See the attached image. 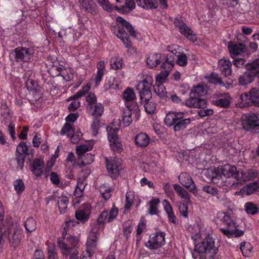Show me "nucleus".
Listing matches in <instances>:
<instances>
[{"label": "nucleus", "mask_w": 259, "mask_h": 259, "mask_svg": "<svg viewBox=\"0 0 259 259\" xmlns=\"http://www.w3.org/2000/svg\"><path fill=\"white\" fill-rule=\"evenodd\" d=\"M259 174L257 170L250 169H248L246 172H240V180L241 178L243 181H252L257 178Z\"/></svg>", "instance_id": "nucleus-34"}, {"label": "nucleus", "mask_w": 259, "mask_h": 259, "mask_svg": "<svg viewBox=\"0 0 259 259\" xmlns=\"http://www.w3.org/2000/svg\"><path fill=\"white\" fill-rule=\"evenodd\" d=\"M241 101L238 102V106L241 108L251 106L259 107V88L254 87L248 92H244L240 96Z\"/></svg>", "instance_id": "nucleus-4"}, {"label": "nucleus", "mask_w": 259, "mask_h": 259, "mask_svg": "<svg viewBox=\"0 0 259 259\" xmlns=\"http://www.w3.org/2000/svg\"><path fill=\"white\" fill-rule=\"evenodd\" d=\"M123 98L124 100V104L126 107V104L131 105L133 103H137L135 102L134 100L136 99V95L134 92L133 89L128 87L123 92Z\"/></svg>", "instance_id": "nucleus-30"}, {"label": "nucleus", "mask_w": 259, "mask_h": 259, "mask_svg": "<svg viewBox=\"0 0 259 259\" xmlns=\"http://www.w3.org/2000/svg\"><path fill=\"white\" fill-rule=\"evenodd\" d=\"M72 124H70L68 122H66L63 126L62 127L61 131L60 132V134L61 135H64L65 134L68 137H70L72 134L74 133L73 126Z\"/></svg>", "instance_id": "nucleus-55"}, {"label": "nucleus", "mask_w": 259, "mask_h": 259, "mask_svg": "<svg viewBox=\"0 0 259 259\" xmlns=\"http://www.w3.org/2000/svg\"><path fill=\"white\" fill-rule=\"evenodd\" d=\"M90 87L89 85H85L74 95L71 96L68 99V101H70L71 100H73V101L68 105V108L70 111H74L80 107V102L78 101L77 99L84 96L90 90Z\"/></svg>", "instance_id": "nucleus-16"}, {"label": "nucleus", "mask_w": 259, "mask_h": 259, "mask_svg": "<svg viewBox=\"0 0 259 259\" xmlns=\"http://www.w3.org/2000/svg\"><path fill=\"white\" fill-rule=\"evenodd\" d=\"M253 247L249 242H244L241 244L240 249L243 255L245 257H248L251 253Z\"/></svg>", "instance_id": "nucleus-51"}, {"label": "nucleus", "mask_w": 259, "mask_h": 259, "mask_svg": "<svg viewBox=\"0 0 259 259\" xmlns=\"http://www.w3.org/2000/svg\"><path fill=\"white\" fill-rule=\"evenodd\" d=\"M64 66L60 65L58 62L54 63L52 67L50 69V73L52 75L60 76Z\"/></svg>", "instance_id": "nucleus-54"}, {"label": "nucleus", "mask_w": 259, "mask_h": 259, "mask_svg": "<svg viewBox=\"0 0 259 259\" xmlns=\"http://www.w3.org/2000/svg\"><path fill=\"white\" fill-rule=\"evenodd\" d=\"M135 199L134 194L133 192H127L125 195V204L124 207L126 210L130 209L132 205L133 204L134 200Z\"/></svg>", "instance_id": "nucleus-57"}, {"label": "nucleus", "mask_w": 259, "mask_h": 259, "mask_svg": "<svg viewBox=\"0 0 259 259\" xmlns=\"http://www.w3.org/2000/svg\"><path fill=\"white\" fill-rule=\"evenodd\" d=\"M98 237L99 236L93 233L89 234L87 241V251L90 256H91L97 249Z\"/></svg>", "instance_id": "nucleus-25"}, {"label": "nucleus", "mask_w": 259, "mask_h": 259, "mask_svg": "<svg viewBox=\"0 0 259 259\" xmlns=\"http://www.w3.org/2000/svg\"><path fill=\"white\" fill-rule=\"evenodd\" d=\"M207 81L214 85H220L222 87H225V84L223 82L221 77L219 74L215 72H212L208 76L206 77Z\"/></svg>", "instance_id": "nucleus-36"}, {"label": "nucleus", "mask_w": 259, "mask_h": 259, "mask_svg": "<svg viewBox=\"0 0 259 259\" xmlns=\"http://www.w3.org/2000/svg\"><path fill=\"white\" fill-rule=\"evenodd\" d=\"M93 146L91 144H83L77 146L76 148V152L78 157L81 156L85 154H89L87 152L93 149Z\"/></svg>", "instance_id": "nucleus-41"}, {"label": "nucleus", "mask_w": 259, "mask_h": 259, "mask_svg": "<svg viewBox=\"0 0 259 259\" xmlns=\"http://www.w3.org/2000/svg\"><path fill=\"white\" fill-rule=\"evenodd\" d=\"M232 98L229 93H217L211 97V104L218 107L228 108L231 105Z\"/></svg>", "instance_id": "nucleus-13"}, {"label": "nucleus", "mask_w": 259, "mask_h": 259, "mask_svg": "<svg viewBox=\"0 0 259 259\" xmlns=\"http://www.w3.org/2000/svg\"><path fill=\"white\" fill-rule=\"evenodd\" d=\"M69 199L66 196H61L58 201V208L61 213H64L67 210Z\"/></svg>", "instance_id": "nucleus-47"}, {"label": "nucleus", "mask_w": 259, "mask_h": 259, "mask_svg": "<svg viewBox=\"0 0 259 259\" xmlns=\"http://www.w3.org/2000/svg\"><path fill=\"white\" fill-rule=\"evenodd\" d=\"M64 236L65 235L63 233L62 237L58 239L57 246L60 249L61 254L67 256L71 254L74 250L66 242Z\"/></svg>", "instance_id": "nucleus-26"}, {"label": "nucleus", "mask_w": 259, "mask_h": 259, "mask_svg": "<svg viewBox=\"0 0 259 259\" xmlns=\"http://www.w3.org/2000/svg\"><path fill=\"white\" fill-rule=\"evenodd\" d=\"M190 118L182 117L181 119L178 120L174 124V130L175 132L180 131L185 129L190 123Z\"/></svg>", "instance_id": "nucleus-35"}, {"label": "nucleus", "mask_w": 259, "mask_h": 259, "mask_svg": "<svg viewBox=\"0 0 259 259\" xmlns=\"http://www.w3.org/2000/svg\"><path fill=\"white\" fill-rule=\"evenodd\" d=\"M107 131L108 133V138L110 142H113V141L119 140L117 134L118 131V128L108 126L107 127Z\"/></svg>", "instance_id": "nucleus-46"}, {"label": "nucleus", "mask_w": 259, "mask_h": 259, "mask_svg": "<svg viewBox=\"0 0 259 259\" xmlns=\"http://www.w3.org/2000/svg\"><path fill=\"white\" fill-rule=\"evenodd\" d=\"M34 50L31 48L18 47L10 54V60L19 64L28 63L33 57Z\"/></svg>", "instance_id": "nucleus-5"}, {"label": "nucleus", "mask_w": 259, "mask_h": 259, "mask_svg": "<svg viewBox=\"0 0 259 259\" xmlns=\"http://www.w3.org/2000/svg\"><path fill=\"white\" fill-rule=\"evenodd\" d=\"M162 55L160 53H151L147 58V64L149 68L156 67L161 62Z\"/></svg>", "instance_id": "nucleus-29"}, {"label": "nucleus", "mask_w": 259, "mask_h": 259, "mask_svg": "<svg viewBox=\"0 0 259 259\" xmlns=\"http://www.w3.org/2000/svg\"><path fill=\"white\" fill-rule=\"evenodd\" d=\"M173 187L177 195L186 203L190 202V194L183 187L177 184H174Z\"/></svg>", "instance_id": "nucleus-31"}, {"label": "nucleus", "mask_w": 259, "mask_h": 259, "mask_svg": "<svg viewBox=\"0 0 259 259\" xmlns=\"http://www.w3.org/2000/svg\"><path fill=\"white\" fill-rule=\"evenodd\" d=\"M220 167V171L222 176L226 178L233 177L238 181L240 180V171L237 170L235 166L226 164Z\"/></svg>", "instance_id": "nucleus-20"}, {"label": "nucleus", "mask_w": 259, "mask_h": 259, "mask_svg": "<svg viewBox=\"0 0 259 259\" xmlns=\"http://www.w3.org/2000/svg\"><path fill=\"white\" fill-rule=\"evenodd\" d=\"M175 26L179 28V31L188 39L195 41L197 37L194 32L183 22L180 17H176L174 21Z\"/></svg>", "instance_id": "nucleus-11"}, {"label": "nucleus", "mask_w": 259, "mask_h": 259, "mask_svg": "<svg viewBox=\"0 0 259 259\" xmlns=\"http://www.w3.org/2000/svg\"><path fill=\"white\" fill-rule=\"evenodd\" d=\"M118 213V208L113 205L112 208L110 209L109 213H108L107 222H112L115 219Z\"/></svg>", "instance_id": "nucleus-61"}, {"label": "nucleus", "mask_w": 259, "mask_h": 259, "mask_svg": "<svg viewBox=\"0 0 259 259\" xmlns=\"http://www.w3.org/2000/svg\"><path fill=\"white\" fill-rule=\"evenodd\" d=\"M94 160V155L91 153L85 154L81 156L78 157V161H79V167L82 168L86 165L90 164Z\"/></svg>", "instance_id": "nucleus-38"}, {"label": "nucleus", "mask_w": 259, "mask_h": 259, "mask_svg": "<svg viewBox=\"0 0 259 259\" xmlns=\"http://www.w3.org/2000/svg\"><path fill=\"white\" fill-rule=\"evenodd\" d=\"M244 207L245 211L248 214L254 215L258 212V207L252 202L246 203Z\"/></svg>", "instance_id": "nucleus-56"}, {"label": "nucleus", "mask_w": 259, "mask_h": 259, "mask_svg": "<svg viewBox=\"0 0 259 259\" xmlns=\"http://www.w3.org/2000/svg\"><path fill=\"white\" fill-rule=\"evenodd\" d=\"M185 116L183 112H169L165 116L164 121L165 124L168 126L174 125L176 122Z\"/></svg>", "instance_id": "nucleus-23"}, {"label": "nucleus", "mask_w": 259, "mask_h": 259, "mask_svg": "<svg viewBox=\"0 0 259 259\" xmlns=\"http://www.w3.org/2000/svg\"><path fill=\"white\" fill-rule=\"evenodd\" d=\"M154 92L161 99L167 97L166 89L162 83L156 84L154 87Z\"/></svg>", "instance_id": "nucleus-50"}, {"label": "nucleus", "mask_w": 259, "mask_h": 259, "mask_svg": "<svg viewBox=\"0 0 259 259\" xmlns=\"http://www.w3.org/2000/svg\"><path fill=\"white\" fill-rule=\"evenodd\" d=\"M66 161L67 163L70 162L73 166H79L80 163L79 161H78V158L76 159L74 154L72 152H70L68 154Z\"/></svg>", "instance_id": "nucleus-63"}, {"label": "nucleus", "mask_w": 259, "mask_h": 259, "mask_svg": "<svg viewBox=\"0 0 259 259\" xmlns=\"http://www.w3.org/2000/svg\"><path fill=\"white\" fill-rule=\"evenodd\" d=\"M232 64L228 59L222 58L218 61V68L225 76H230L232 73Z\"/></svg>", "instance_id": "nucleus-22"}, {"label": "nucleus", "mask_w": 259, "mask_h": 259, "mask_svg": "<svg viewBox=\"0 0 259 259\" xmlns=\"http://www.w3.org/2000/svg\"><path fill=\"white\" fill-rule=\"evenodd\" d=\"M165 233L163 232H157L150 236L149 240L145 243V246L150 250L160 248L165 244Z\"/></svg>", "instance_id": "nucleus-10"}, {"label": "nucleus", "mask_w": 259, "mask_h": 259, "mask_svg": "<svg viewBox=\"0 0 259 259\" xmlns=\"http://www.w3.org/2000/svg\"><path fill=\"white\" fill-rule=\"evenodd\" d=\"M36 222L33 217H29L25 222L24 226L27 233H31L36 229Z\"/></svg>", "instance_id": "nucleus-44"}, {"label": "nucleus", "mask_w": 259, "mask_h": 259, "mask_svg": "<svg viewBox=\"0 0 259 259\" xmlns=\"http://www.w3.org/2000/svg\"><path fill=\"white\" fill-rule=\"evenodd\" d=\"M13 228V225L9 226L8 227L9 241L10 245L16 248L20 245L23 237V230L20 227Z\"/></svg>", "instance_id": "nucleus-12"}, {"label": "nucleus", "mask_w": 259, "mask_h": 259, "mask_svg": "<svg viewBox=\"0 0 259 259\" xmlns=\"http://www.w3.org/2000/svg\"><path fill=\"white\" fill-rule=\"evenodd\" d=\"M25 84L27 90L29 91L36 90L38 85L36 81L30 78H28L25 81Z\"/></svg>", "instance_id": "nucleus-62"}, {"label": "nucleus", "mask_w": 259, "mask_h": 259, "mask_svg": "<svg viewBox=\"0 0 259 259\" xmlns=\"http://www.w3.org/2000/svg\"><path fill=\"white\" fill-rule=\"evenodd\" d=\"M32 151V148L27 146L25 142H20L16 149V152L21 153L25 155L31 154Z\"/></svg>", "instance_id": "nucleus-40"}, {"label": "nucleus", "mask_w": 259, "mask_h": 259, "mask_svg": "<svg viewBox=\"0 0 259 259\" xmlns=\"http://www.w3.org/2000/svg\"><path fill=\"white\" fill-rule=\"evenodd\" d=\"M100 192L102 197L105 200H108L111 196L110 189L104 185L101 187Z\"/></svg>", "instance_id": "nucleus-60"}, {"label": "nucleus", "mask_w": 259, "mask_h": 259, "mask_svg": "<svg viewBox=\"0 0 259 259\" xmlns=\"http://www.w3.org/2000/svg\"><path fill=\"white\" fill-rule=\"evenodd\" d=\"M60 73H61L60 75L66 81H69L73 79V70L71 67H64L62 72Z\"/></svg>", "instance_id": "nucleus-42"}, {"label": "nucleus", "mask_w": 259, "mask_h": 259, "mask_svg": "<svg viewBox=\"0 0 259 259\" xmlns=\"http://www.w3.org/2000/svg\"><path fill=\"white\" fill-rule=\"evenodd\" d=\"M218 251V248L214 245V240L208 237L195 245L192 255L194 259H205L204 254H208V257L212 258Z\"/></svg>", "instance_id": "nucleus-2"}, {"label": "nucleus", "mask_w": 259, "mask_h": 259, "mask_svg": "<svg viewBox=\"0 0 259 259\" xmlns=\"http://www.w3.org/2000/svg\"><path fill=\"white\" fill-rule=\"evenodd\" d=\"M92 115L94 118L100 117L104 112V108L101 103H97L93 105Z\"/></svg>", "instance_id": "nucleus-52"}, {"label": "nucleus", "mask_w": 259, "mask_h": 259, "mask_svg": "<svg viewBox=\"0 0 259 259\" xmlns=\"http://www.w3.org/2000/svg\"><path fill=\"white\" fill-rule=\"evenodd\" d=\"M121 81L119 78L111 77L108 80V84L106 85V90H116L119 88Z\"/></svg>", "instance_id": "nucleus-49"}, {"label": "nucleus", "mask_w": 259, "mask_h": 259, "mask_svg": "<svg viewBox=\"0 0 259 259\" xmlns=\"http://www.w3.org/2000/svg\"><path fill=\"white\" fill-rule=\"evenodd\" d=\"M217 218L226 226L220 228V231L228 237H238L243 235L244 231L237 229L238 226L226 212H218Z\"/></svg>", "instance_id": "nucleus-3"}, {"label": "nucleus", "mask_w": 259, "mask_h": 259, "mask_svg": "<svg viewBox=\"0 0 259 259\" xmlns=\"http://www.w3.org/2000/svg\"><path fill=\"white\" fill-rule=\"evenodd\" d=\"M259 66V60H254L251 63L246 65L247 71L239 78V84L245 85L253 82L255 78L253 69Z\"/></svg>", "instance_id": "nucleus-9"}, {"label": "nucleus", "mask_w": 259, "mask_h": 259, "mask_svg": "<svg viewBox=\"0 0 259 259\" xmlns=\"http://www.w3.org/2000/svg\"><path fill=\"white\" fill-rule=\"evenodd\" d=\"M106 168L109 174L112 178H115L119 175L120 169V161L117 158L108 159L106 158Z\"/></svg>", "instance_id": "nucleus-19"}, {"label": "nucleus", "mask_w": 259, "mask_h": 259, "mask_svg": "<svg viewBox=\"0 0 259 259\" xmlns=\"http://www.w3.org/2000/svg\"><path fill=\"white\" fill-rule=\"evenodd\" d=\"M160 200L157 198H153L149 201L150 207L148 211L151 215L157 214L158 212L157 206Z\"/></svg>", "instance_id": "nucleus-43"}, {"label": "nucleus", "mask_w": 259, "mask_h": 259, "mask_svg": "<svg viewBox=\"0 0 259 259\" xmlns=\"http://www.w3.org/2000/svg\"><path fill=\"white\" fill-rule=\"evenodd\" d=\"M123 65V60L119 57H113L110 59L111 68L114 70L121 69Z\"/></svg>", "instance_id": "nucleus-45"}, {"label": "nucleus", "mask_w": 259, "mask_h": 259, "mask_svg": "<svg viewBox=\"0 0 259 259\" xmlns=\"http://www.w3.org/2000/svg\"><path fill=\"white\" fill-rule=\"evenodd\" d=\"M179 180L181 184L187 189L189 191L193 194L197 193V190L195 184L189 174L182 172L179 177Z\"/></svg>", "instance_id": "nucleus-17"}, {"label": "nucleus", "mask_w": 259, "mask_h": 259, "mask_svg": "<svg viewBox=\"0 0 259 259\" xmlns=\"http://www.w3.org/2000/svg\"><path fill=\"white\" fill-rule=\"evenodd\" d=\"M65 241L73 250H76L75 248L78 243V240L76 237L71 236L67 237L65 238Z\"/></svg>", "instance_id": "nucleus-64"}, {"label": "nucleus", "mask_w": 259, "mask_h": 259, "mask_svg": "<svg viewBox=\"0 0 259 259\" xmlns=\"http://www.w3.org/2000/svg\"><path fill=\"white\" fill-rule=\"evenodd\" d=\"M149 137L144 133H140L135 137V144L138 147L142 148L147 147L150 142Z\"/></svg>", "instance_id": "nucleus-28"}, {"label": "nucleus", "mask_w": 259, "mask_h": 259, "mask_svg": "<svg viewBox=\"0 0 259 259\" xmlns=\"http://www.w3.org/2000/svg\"><path fill=\"white\" fill-rule=\"evenodd\" d=\"M138 5L144 9H156L158 6V2L164 8H167V0H136Z\"/></svg>", "instance_id": "nucleus-18"}, {"label": "nucleus", "mask_w": 259, "mask_h": 259, "mask_svg": "<svg viewBox=\"0 0 259 259\" xmlns=\"http://www.w3.org/2000/svg\"><path fill=\"white\" fill-rule=\"evenodd\" d=\"M135 115L136 120H138L140 116V109L137 103H133L131 105L126 104V109H124L122 117V123L123 126L126 127L132 122V115Z\"/></svg>", "instance_id": "nucleus-8"}, {"label": "nucleus", "mask_w": 259, "mask_h": 259, "mask_svg": "<svg viewBox=\"0 0 259 259\" xmlns=\"http://www.w3.org/2000/svg\"><path fill=\"white\" fill-rule=\"evenodd\" d=\"M90 174V170L87 169L82 170L79 174V177L77 180V184L74 191V195L77 198L82 196L84 190L87 185L85 182L86 178Z\"/></svg>", "instance_id": "nucleus-14"}, {"label": "nucleus", "mask_w": 259, "mask_h": 259, "mask_svg": "<svg viewBox=\"0 0 259 259\" xmlns=\"http://www.w3.org/2000/svg\"><path fill=\"white\" fill-rule=\"evenodd\" d=\"M75 218L81 223H84L89 219V211L88 210L78 209L75 211Z\"/></svg>", "instance_id": "nucleus-37"}, {"label": "nucleus", "mask_w": 259, "mask_h": 259, "mask_svg": "<svg viewBox=\"0 0 259 259\" xmlns=\"http://www.w3.org/2000/svg\"><path fill=\"white\" fill-rule=\"evenodd\" d=\"M13 186L17 195H21L25 190V186L22 179H19L14 181Z\"/></svg>", "instance_id": "nucleus-48"}, {"label": "nucleus", "mask_w": 259, "mask_h": 259, "mask_svg": "<svg viewBox=\"0 0 259 259\" xmlns=\"http://www.w3.org/2000/svg\"><path fill=\"white\" fill-rule=\"evenodd\" d=\"M189 97L184 101V104L191 108H205L206 107L207 101L202 98L193 96L189 93Z\"/></svg>", "instance_id": "nucleus-15"}, {"label": "nucleus", "mask_w": 259, "mask_h": 259, "mask_svg": "<svg viewBox=\"0 0 259 259\" xmlns=\"http://www.w3.org/2000/svg\"><path fill=\"white\" fill-rule=\"evenodd\" d=\"M85 101L88 103L87 108L88 110H92L93 105L97 104V98L94 93H89L85 98Z\"/></svg>", "instance_id": "nucleus-53"}, {"label": "nucleus", "mask_w": 259, "mask_h": 259, "mask_svg": "<svg viewBox=\"0 0 259 259\" xmlns=\"http://www.w3.org/2000/svg\"><path fill=\"white\" fill-rule=\"evenodd\" d=\"M116 21L117 23L120 24L121 26L119 25H117L116 26H112L111 30L115 31L114 33L117 37L120 39L123 37H128V35L125 31L124 28L126 29L131 36H136L134 29L128 22L120 16L116 18Z\"/></svg>", "instance_id": "nucleus-6"}, {"label": "nucleus", "mask_w": 259, "mask_h": 259, "mask_svg": "<svg viewBox=\"0 0 259 259\" xmlns=\"http://www.w3.org/2000/svg\"><path fill=\"white\" fill-rule=\"evenodd\" d=\"M177 60L176 63L177 65L184 67L186 66L188 64V59L186 54L184 53H179V55H177Z\"/></svg>", "instance_id": "nucleus-58"}, {"label": "nucleus", "mask_w": 259, "mask_h": 259, "mask_svg": "<svg viewBox=\"0 0 259 259\" xmlns=\"http://www.w3.org/2000/svg\"><path fill=\"white\" fill-rule=\"evenodd\" d=\"M190 93L193 96H196L198 98H201L207 93V90L206 87L203 84H199L197 85H194Z\"/></svg>", "instance_id": "nucleus-32"}, {"label": "nucleus", "mask_w": 259, "mask_h": 259, "mask_svg": "<svg viewBox=\"0 0 259 259\" xmlns=\"http://www.w3.org/2000/svg\"><path fill=\"white\" fill-rule=\"evenodd\" d=\"M220 167H219L218 168L214 167L212 169L207 170L211 179V181L214 183H217V181L222 178V174L220 172Z\"/></svg>", "instance_id": "nucleus-39"}, {"label": "nucleus", "mask_w": 259, "mask_h": 259, "mask_svg": "<svg viewBox=\"0 0 259 259\" xmlns=\"http://www.w3.org/2000/svg\"><path fill=\"white\" fill-rule=\"evenodd\" d=\"M78 3L82 9L93 15L98 13L97 6L93 0H78Z\"/></svg>", "instance_id": "nucleus-24"}, {"label": "nucleus", "mask_w": 259, "mask_h": 259, "mask_svg": "<svg viewBox=\"0 0 259 259\" xmlns=\"http://www.w3.org/2000/svg\"><path fill=\"white\" fill-rule=\"evenodd\" d=\"M44 166L45 163L42 159H35L32 162L30 170L35 176L40 177L43 172Z\"/></svg>", "instance_id": "nucleus-27"}, {"label": "nucleus", "mask_w": 259, "mask_h": 259, "mask_svg": "<svg viewBox=\"0 0 259 259\" xmlns=\"http://www.w3.org/2000/svg\"><path fill=\"white\" fill-rule=\"evenodd\" d=\"M243 130L253 133H259V117L253 113L245 115L242 119Z\"/></svg>", "instance_id": "nucleus-7"}, {"label": "nucleus", "mask_w": 259, "mask_h": 259, "mask_svg": "<svg viewBox=\"0 0 259 259\" xmlns=\"http://www.w3.org/2000/svg\"><path fill=\"white\" fill-rule=\"evenodd\" d=\"M228 49L231 56L234 58L236 56L245 52L246 50V47L241 42L234 43L232 41H229Z\"/></svg>", "instance_id": "nucleus-21"}, {"label": "nucleus", "mask_w": 259, "mask_h": 259, "mask_svg": "<svg viewBox=\"0 0 259 259\" xmlns=\"http://www.w3.org/2000/svg\"><path fill=\"white\" fill-rule=\"evenodd\" d=\"M242 192L247 195H250L256 191H259V181H256L253 183H250L245 186H244L242 189Z\"/></svg>", "instance_id": "nucleus-33"}, {"label": "nucleus", "mask_w": 259, "mask_h": 259, "mask_svg": "<svg viewBox=\"0 0 259 259\" xmlns=\"http://www.w3.org/2000/svg\"><path fill=\"white\" fill-rule=\"evenodd\" d=\"M152 84V78L147 76L142 81H139L136 85V90L138 91L141 102H145L144 108L148 114H153L156 109V104L149 102L152 97L151 88Z\"/></svg>", "instance_id": "nucleus-1"}, {"label": "nucleus", "mask_w": 259, "mask_h": 259, "mask_svg": "<svg viewBox=\"0 0 259 259\" xmlns=\"http://www.w3.org/2000/svg\"><path fill=\"white\" fill-rule=\"evenodd\" d=\"M48 259H59L57 249L54 245L49 246L47 248Z\"/></svg>", "instance_id": "nucleus-59"}]
</instances>
